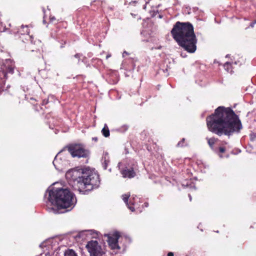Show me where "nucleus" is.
I'll list each match as a JSON object with an SVG mask.
<instances>
[{"label": "nucleus", "instance_id": "17", "mask_svg": "<svg viewBox=\"0 0 256 256\" xmlns=\"http://www.w3.org/2000/svg\"><path fill=\"white\" fill-rule=\"evenodd\" d=\"M130 196V194H124L122 195V196L123 200L124 201V202H125L126 205L128 206V208L132 212H134V208L133 206H131V204H130L128 202V198H129Z\"/></svg>", "mask_w": 256, "mask_h": 256}, {"label": "nucleus", "instance_id": "3", "mask_svg": "<svg viewBox=\"0 0 256 256\" xmlns=\"http://www.w3.org/2000/svg\"><path fill=\"white\" fill-rule=\"evenodd\" d=\"M171 34L174 40L184 50L190 53L196 52L197 38L192 24L177 22L174 26Z\"/></svg>", "mask_w": 256, "mask_h": 256}, {"label": "nucleus", "instance_id": "21", "mask_svg": "<svg viewBox=\"0 0 256 256\" xmlns=\"http://www.w3.org/2000/svg\"><path fill=\"white\" fill-rule=\"evenodd\" d=\"M128 53L127 52L124 51L122 54V56L124 57L125 56V55H128Z\"/></svg>", "mask_w": 256, "mask_h": 256}, {"label": "nucleus", "instance_id": "2", "mask_svg": "<svg viewBox=\"0 0 256 256\" xmlns=\"http://www.w3.org/2000/svg\"><path fill=\"white\" fill-rule=\"evenodd\" d=\"M47 194L48 202L52 205L56 206V208H52L54 214L69 212L74 207L76 203L75 196L67 188L49 187L45 196H46Z\"/></svg>", "mask_w": 256, "mask_h": 256}, {"label": "nucleus", "instance_id": "27", "mask_svg": "<svg viewBox=\"0 0 256 256\" xmlns=\"http://www.w3.org/2000/svg\"><path fill=\"white\" fill-rule=\"evenodd\" d=\"M124 130H126L128 128V126H124Z\"/></svg>", "mask_w": 256, "mask_h": 256}, {"label": "nucleus", "instance_id": "8", "mask_svg": "<svg viewBox=\"0 0 256 256\" xmlns=\"http://www.w3.org/2000/svg\"><path fill=\"white\" fill-rule=\"evenodd\" d=\"M86 248L90 256H102L103 254L101 246L96 240L89 242L86 244Z\"/></svg>", "mask_w": 256, "mask_h": 256}, {"label": "nucleus", "instance_id": "16", "mask_svg": "<svg viewBox=\"0 0 256 256\" xmlns=\"http://www.w3.org/2000/svg\"><path fill=\"white\" fill-rule=\"evenodd\" d=\"M102 162L104 169H106L110 162V157L108 152H104L102 158Z\"/></svg>", "mask_w": 256, "mask_h": 256}, {"label": "nucleus", "instance_id": "6", "mask_svg": "<svg viewBox=\"0 0 256 256\" xmlns=\"http://www.w3.org/2000/svg\"><path fill=\"white\" fill-rule=\"evenodd\" d=\"M208 144L212 150L220 158L224 153V146L222 142L215 138H206Z\"/></svg>", "mask_w": 256, "mask_h": 256}, {"label": "nucleus", "instance_id": "28", "mask_svg": "<svg viewBox=\"0 0 256 256\" xmlns=\"http://www.w3.org/2000/svg\"><path fill=\"white\" fill-rule=\"evenodd\" d=\"M79 54H76L74 56L76 58H79Z\"/></svg>", "mask_w": 256, "mask_h": 256}, {"label": "nucleus", "instance_id": "19", "mask_svg": "<svg viewBox=\"0 0 256 256\" xmlns=\"http://www.w3.org/2000/svg\"><path fill=\"white\" fill-rule=\"evenodd\" d=\"M102 135L105 137H108L110 136V130L106 124H105L104 127L102 130Z\"/></svg>", "mask_w": 256, "mask_h": 256}, {"label": "nucleus", "instance_id": "14", "mask_svg": "<svg viewBox=\"0 0 256 256\" xmlns=\"http://www.w3.org/2000/svg\"><path fill=\"white\" fill-rule=\"evenodd\" d=\"M80 236H86L87 237H92L93 238H96L98 236V233L97 232L94 230H86L80 233Z\"/></svg>", "mask_w": 256, "mask_h": 256}, {"label": "nucleus", "instance_id": "34", "mask_svg": "<svg viewBox=\"0 0 256 256\" xmlns=\"http://www.w3.org/2000/svg\"><path fill=\"white\" fill-rule=\"evenodd\" d=\"M146 8V6L145 5V6H144V9H145Z\"/></svg>", "mask_w": 256, "mask_h": 256}, {"label": "nucleus", "instance_id": "15", "mask_svg": "<svg viewBox=\"0 0 256 256\" xmlns=\"http://www.w3.org/2000/svg\"><path fill=\"white\" fill-rule=\"evenodd\" d=\"M59 248H58L57 252H58V254H60V253L64 254V256H78L76 254L74 250L71 249H68L67 250H62V252H60L61 250V248L58 246Z\"/></svg>", "mask_w": 256, "mask_h": 256}, {"label": "nucleus", "instance_id": "31", "mask_svg": "<svg viewBox=\"0 0 256 256\" xmlns=\"http://www.w3.org/2000/svg\"><path fill=\"white\" fill-rule=\"evenodd\" d=\"M214 64H216V63L218 64V61H217V60H214Z\"/></svg>", "mask_w": 256, "mask_h": 256}, {"label": "nucleus", "instance_id": "32", "mask_svg": "<svg viewBox=\"0 0 256 256\" xmlns=\"http://www.w3.org/2000/svg\"><path fill=\"white\" fill-rule=\"evenodd\" d=\"M188 196H189V198H190V200H192V196H190V194H189V195H188Z\"/></svg>", "mask_w": 256, "mask_h": 256}, {"label": "nucleus", "instance_id": "11", "mask_svg": "<svg viewBox=\"0 0 256 256\" xmlns=\"http://www.w3.org/2000/svg\"><path fill=\"white\" fill-rule=\"evenodd\" d=\"M135 168L134 166H133L132 167H126L124 170H120V173L124 178H132L136 174L134 171Z\"/></svg>", "mask_w": 256, "mask_h": 256}, {"label": "nucleus", "instance_id": "36", "mask_svg": "<svg viewBox=\"0 0 256 256\" xmlns=\"http://www.w3.org/2000/svg\"><path fill=\"white\" fill-rule=\"evenodd\" d=\"M43 22H44H44H46V21H45V20H44Z\"/></svg>", "mask_w": 256, "mask_h": 256}, {"label": "nucleus", "instance_id": "22", "mask_svg": "<svg viewBox=\"0 0 256 256\" xmlns=\"http://www.w3.org/2000/svg\"><path fill=\"white\" fill-rule=\"evenodd\" d=\"M256 24V20L254 22H252L250 24V26L252 27V28H253L254 26V25Z\"/></svg>", "mask_w": 256, "mask_h": 256}, {"label": "nucleus", "instance_id": "30", "mask_svg": "<svg viewBox=\"0 0 256 256\" xmlns=\"http://www.w3.org/2000/svg\"><path fill=\"white\" fill-rule=\"evenodd\" d=\"M120 165H121V163L119 162L118 164V166L119 168H120Z\"/></svg>", "mask_w": 256, "mask_h": 256}, {"label": "nucleus", "instance_id": "35", "mask_svg": "<svg viewBox=\"0 0 256 256\" xmlns=\"http://www.w3.org/2000/svg\"><path fill=\"white\" fill-rule=\"evenodd\" d=\"M226 58H228V56H226Z\"/></svg>", "mask_w": 256, "mask_h": 256}, {"label": "nucleus", "instance_id": "23", "mask_svg": "<svg viewBox=\"0 0 256 256\" xmlns=\"http://www.w3.org/2000/svg\"><path fill=\"white\" fill-rule=\"evenodd\" d=\"M55 20H56V18H55L54 16H50V22H52Z\"/></svg>", "mask_w": 256, "mask_h": 256}, {"label": "nucleus", "instance_id": "29", "mask_svg": "<svg viewBox=\"0 0 256 256\" xmlns=\"http://www.w3.org/2000/svg\"><path fill=\"white\" fill-rule=\"evenodd\" d=\"M110 56H111L110 54L107 55L106 56V58L108 59V58L110 57Z\"/></svg>", "mask_w": 256, "mask_h": 256}, {"label": "nucleus", "instance_id": "12", "mask_svg": "<svg viewBox=\"0 0 256 256\" xmlns=\"http://www.w3.org/2000/svg\"><path fill=\"white\" fill-rule=\"evenodd\" d=\"M62 152H58L55 156L52 162L55 168L58 170H61L62 166L65 164V162L62 160Z\"/></svg>", "mask_w": 256, "mask_h": 256}, {"label": "nucleus", "instance_id": "7", "mask_svg": "<svg viewBox=\"0 0 256 256\" xmlns=\"http://www.w3.org/2000/svg\"><path fill=\"white\" fill-rule=\"evenodd\" d=\"M68 152L73 158H86L88 156V152L80 144H72L68 148Z\"/></svg>", "mask_w": 256, "mask_h": 256}, {"label": "nucleus", "instance_id": "10", "mask_svg": "<svg viewBox=\"0 0 256 256\" xmlns=\"http://www.w3.org/2000/svg\"><path fill=\"white\" fill-rule=\"evenodd\" d=\"M120 236V233L118 232H114L108 236V242L112 250H120V247L118 244V239Z\"/></svg>", "mask_w": 256, "mask_h": 256}, {"label": "nucleus", "instance_id": "13", "mask_svg": "<svg viewBox=\"0 0 256 256\" xmlns=\"http://www.w3.org/2000/svg\"><path fill=\"white\" fill-rule=\"evenodd\" d=\"M236 64V62L232 59H230V60H225V70H227L228 72L232 74L233 72V69L234 68V65Z\"/></svg>", "mask_w": 256, "mask_h": 256}, {"label": "nucleus", "instance_id": "5", "mask_svg": "<svg viewBox=\"0 0 256 256\" xmlns=\"http://www.w3.org/2000/svg\"><path fill=\"white\" fill-rule=\"evenodd\" d=\"M242 126L238 116L230 108H225V135L238 133Z\"/></svg>", "mask_w": 256, "mask_h": 256}, {"label": "nucleus", "instance_id": "9", "mask_svg": "<svg viewBox=\"0 0 256 256\" xmlns=\"http://www.w3.org/2000/svg\"><path fill=\"white\" fill-rule=\"evenodd\" d=\"M0 64H1L0 69L4 78H6L8 74H12L14 72V66L13 62L11 60L6 59L2 62L0 60Z\"/></svg>", "mask_w": 256, "mask_h": 256}, {"label": "nucleus", "instance_id": "18", "mask_svg": "<svg viewBox=\"0 0 256 256\" xmlns=\"http://www.w3.org/2000/svg\"><path fill=\"white\" fill-rule=\"evenodd\" d=\"M19 32H20L22 34H26L30 38L31 42H32V36L29 35L30 32L28 30L27 26H22L21 30H19Z\"/></svg>", "mask_w": 256, "mask_h": 256}, {"label": "nucleus", "instance_id": "25", "mask_svg": "<svg viewBox=\"0 0 256 256\" xmlns=\"http://www.w3.org/2000/svg\"><path fill=\"white\" fill-rule=\"evenodd\" d=\"M130 203L132 205H134V202H132L131 199L130 200Z\"/></svg>", "mask_w": 256, "mask_h": 256}, {"label": "nucleus", "instance_id": "1", "mask_svg": "<svg viewBox=\"0 0 256 256\" xmlns=\"http://www.w3.org/2000/svg\"><path fill=\"white\" fill-rule=\"evenodd\" d=\"M66 177L74 189L80 192L97 188L100 184L98 174L88 168L69 170L66 172Z\"/></svg>", "mask_w": 256, "mask_h": 256}, {"label": "nucleus", "instance_id": "20", "mask_svg": "<svg viewBox=\"0 0 256 256\" xmlns=\"http://www.w3.org/2000/svg\"><path fill=\"white\" fill-rule=\"evenodd\" d=\"M184 141V138H182V140L181 142H180L178 144V146H183V144H182V142Z\"/></svg>", "mask_w": 256, "mask_h": 256}, {"label": "nucleus", "instance_id": "33", "mask_svg": "<svg viewBox=\"0 0 256 256\" xmlns=\"http://www.w3.org/2000/svg\"><path fill=\"white\" fill-rule=\"evenodd\" d=\"M144 204H145L146 206H148V203H145Z\"/></svg>", "mask_w": 256, "mask_h": 256}, {"label": "nucleus", "instance_id": "4", "mask_svg": "<svg viewBox=\"0 0 256 256\" xmlns=\"http://www.w3.org/2000/svg\"><path fill=\"white\" fill-rule=\"evenodd\" d=\"M206 125L208 130L214 134L222 136L224 133V106H219L206 118Z\"/></svg>", "mask_w": 256, "mask_h": 256}, {"label": "nucleus", "instance_id": "26", "mask_svg": "<svg viewBox=\"0 0 256 256\" xmlns=\"http://www.w3.org/2000/svg\"><path fill=\"white\" fill-rule=\"evenodd\" d=\"M92 140H94V141H97L98 138L96 137L93 138Z\"/></svg>", "mask_w": 256, "mask_h": 256}, {"label": "nucleus", "instance_id": "24", "mask_svg": "<svg viewBox=\"0 0 256 256\" xmlns=\"http://www.w3.org/2000/svg\"><path fill=\"white\" fill-rule=\"evenodd\" d=\"M168 256H174V254L172 252H169L168 254Z\"/></svg>", "mask_w": 256, "mask_h": 256}]
</instances>
